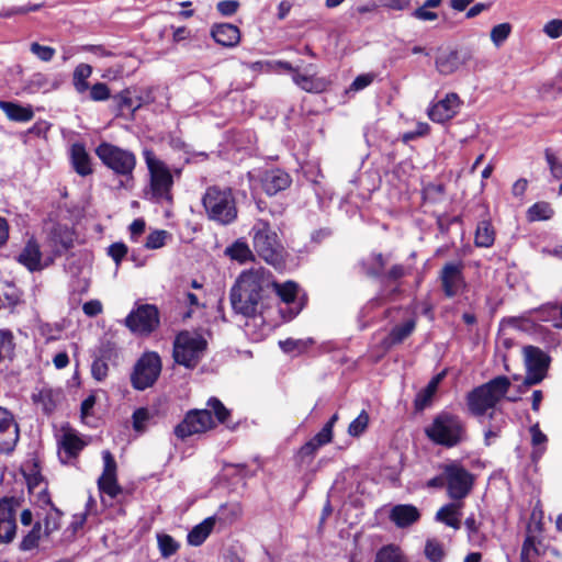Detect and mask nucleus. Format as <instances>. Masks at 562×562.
Here are the masks:
<instances>
[{"label":"nucleus","mask_w":562,"mask_h":562,"mask_svg":"<svg viewBox=\"0 0 562 562\" xmlns=\"http://www.w3.org/2000/svg\"><path fill=\"white\" fill-rule=\"evenodd\" d=\"M110 95V89L103 82H97L90 88V99L92 101H105Z\"/></svg>","instance_id":"nucleus-55"},{"label":"nucleus","mask_w":562,"mask_h":562,"mask_svg":"<svg viewBox=\"0 0 562 562\" xmlns=\"http://www.w3.org/2000/svg\"><path fill=\"white\" fill-rule=\"evenodd\" d=\"M157 544L162 558L167 559L176 554L180 548L178 541L167 533H157Z\"/></svg>","instance_id":"nucleus-40"},{"label":"nucleus","mask_w":562,"mask_h":562,"mask_svg":"<svg viewBox=\"0 0 562 562\" xmlns=\"http://www.w3.org/2000/svg\"><path fill=\"white\" fill-rule=\"evenodd\" d=\"M415 327L416 322L413 318L394 326L389 336L383 340L384 347L389 349L394 345L401 344L414 331Z\"/></svg>","instance_id":"nucleus-27"},{"label":"nucleus","mask_w":562,"mask_h":562,"mask_svg":"<svg viewBox=\"0 0 562 562\" xmlns=\"http://www.w3.org/2000/svg\"><path fill=\"white\" fill-rule=\"evenodd\" d=\"M427 438L436 445L452 448L467 440V426L457 414L442 411L425 428Z\"/></svg>","instance_id":"nucleus-3"},{"label":"nucleus","mask_w":562,"mask_h":562,"mask_svg":"<svg viewBox=\"0 0 562 562\" xmlns=\"http://www.w3.org/2000/svg\"><path fill=\"white\" fill-rule=\"evenodd\" d=\"M539 547L536 542V538L532 536H527L521 549V562H535V559L539 555Z\"/></svg>","instance_id":"nucleus-50"},{"label":"nucleus","mask_w":562,"mask_h":562,"mask_svg":"<svg viewBox=\"0 0 562 562\" xmlns=\"http://www.w3.org/2000/svg\"><path fill=\"white\" fill-rule=\"evenodd\" d=\"M553 215V210L546 202H538L530 206L527 211V217L529 221H546L551 218Z\"/></svg>","instance_id":"nucleus-43"},{"label":"nucleus","mask_w":562,"mask_h":562,"mask_svg":"<svg viewBox=\"0 0 562 562\" xmlns=\"http://www.w3.org/2000/svg\"><path fill=\"white\" fill-rule=\"evenodd\" d=\"M292 79L297 87L311 93H321L325 91L330 83L328 79L316 76L314 65H308L304 72H300L296 69L292 75Z\"/></svg>","instance_id":"nucleus-19"},{"label":"nucleus","mask_w":562,"mask_h":562,"mask_svg":"<svg viewBox=\"0 0 562 562\" xmlns=\"http://www.w3.org/2000/svg\"><path fill=\"white\" fill-rule=\"evenodd\" d=\"M271 273L263 269H251L243 272L231 291V303L234 311L244 316H254L258 311L261 292L270 288Z\"/></svg>","instance_id":"nucleus-2"},{"label":"nucleus","mask_w":562,"mask_h":562,"mask_svg":"<svg viewBox=\"0 0 562 562\" xmlns=\"http://www.w3.org/2000/svg\"><path fill=\"white\" fill-rule=\"evenodd\" d=\"M32 398L33 402L40 405L45 413H50L57 405L59 392L49 387H43L34 393Z\"/></svg>","instance_id":"nucleus-32"},{"label":"nucleus","mask_w":562,"mask_h":562,"mask_svg":"<svg viewBox=\"0 0 562 562\" xmlns=\"http://www.w3.org/2000/svg\"><path fill=\"white\" fill-rule=\"evenodd\" d=\"M216 524V518L207 517L199 525L194 526L188 533V542L191 546H201L212 532Z\"/></svg>","instance_id":"nucleus-30"},{"label":"nucleus","mask_w":562,"mask_h":562,"mask_svg":"<svg viewBox=\"0 0 562 562\" xmlns=\"http://www.w3.org/2000/svg\"><path fill=\"white\" fill-rule=\"evenodd\" d=\"M19 440V427L13 415L0 406V452H10Z\"/></svg>","instance_id":"nucleus-18"},{"label":"nucleus","mask_w":562,"mask_h":562,"mask_svg":"<svg viewBox=\"0 0 562 562\" xmlns=\"http://www.w3.org/2000/svg\"><path fill=\"white\" fill-rule=\"evenodd\" d=\"M170 238V233L165 229L154 231L147 236L145 247L147 249H159L164 247Z\"/></svg>","instance_id":"nucleus-48"},{"label":"nucleus","mask_w":562,"mask_h":562,"mask_svg":"<svg viewBox=\"0 0 562 562\" xmlns=\"http://www.w3.org/2000/svg\"><path fill=\"white\" fill-rule=\"evenodd\" d=\"M425 555L431 562H441L445 558L443 546L436 539H428L425 546Z\"/></svg>","instance_id":"nucleus-49"},{"label":"nucleus","mask_w":562,"mask_h":562,"mask_svg":"<svg viewBox=\"0 0 562 562\" xmlns=\"http://www.w3.org/2000/svg\"><path fill=\"white\" fill-rule=\"evenodd\" d=\"M108 372H109V366L104 360L95 359L92 362L91 374L97 381H99V382L103 381L108 376Z\"/></svg>","instance_id":"nucleus-57"},{"label":"nucleus","mask_w":562,"mask_h":562,"mask_svg":"<svg viewBox=\"0 0 562 562\" xmlns=\"http://www.w3.org/2000/svg\"><path fill=\"white\" fill-rule=\"evenodd\" d=\"M161 371V360L158 353L145 352L135 363L131 382L134 389L144 391L154 385Z\"/></svg>","instance_id":"nucleus-10"},{"label":"nucleus","mask_w":562,"mask_h":562,"mask_svg":"<svg viewBox=\"0 0 562 562\" xmlns=\"http://www.w3.org/2000/svg\"><path fill=\"white\" fill-rule=\"evenodd\" d=\"M125 324L133 333L149 334L159 324L158 310L154 305H140L128 314Z\"/></svg>","instance_id":"nucleus-13"},{"label":"nucleus","mask_w":562,"mask_h":562,"mask_svg":"<svg viewBox=\"0 0 562 562\" xmlns=\"http://www.w3.org/2000/svg\"><path fill=\"white\" fill-rule=\"evenodd\" d=\"M369 415L362 411L348 426V434L352 437L362 435L369 425Z\"/></svg>","instance_id":"nucleus-52"},{"label":"nucleus","mask_w":562,"mask_h":562,"mask_svg":"<svg viewBox=\"0 0 562 562\" xmlns=\"http://www.w3.org/2000/svg\"><path fill=\"white\" fill-rule=\"evenodd\" d=\"M313 339L312 338H307V339H293V338H288L285 340H281L279 342L280 345V348L284 351V352H294V351H297V352H302L303 350H305L308 346H311L313 344Z\"/></svg>","instance_id":"nucleus-51"},{"label":"nucleus","mask_w":562,"mask_h":562,"mask_svg":"<svg viewBox=\"0 0 562 562\" xmlns=\"http://www.w3.org/2000/svg\"><path fill=\"white\" fill-rule=\"evenodd\" d=\"M531 442L533 446L532 459H538L544 451L547 436L540 430L539 425L535 424L530 427Z\"/></svg>","instance_id":"nucleus-45"},{"label":"nucleus","mask_w":562,"mask_h":562,"mask_svg":"<svg viewBox=\"0 0 562 562\" xmlns=\"http://www.w3.org/2000/svg\"><path fill=\"white\" fill-rule=\"evenodd\" d=\"M333 439V430H330V425H325L319 432H317L314 438L308 441L304 447H302L301 452L303 454H312L319 447L330 442Z\"/></svg>","instance_id":"nucleus-37"},{"label":"nucleus","mask_w":562,"mask_h":562,"mask_svg":"<svg viewBox=\"0 0 562 562\" xmlns=\"http://www.w3.org/2000/svg\"><path fill=\"white\" fill-rule=\"evenodd\" d=\"M412 15L419 21H435L438 19V14L436 12L429 11L423 5L414 10Z\"/></svg>","instance_id":"nucleus-63"},{"label":"nucleus","mask_w":562,"mask_h":562,"mask_svg":"<svg viewBox=\"0 0 562 562\" xmlns=\"http://www.w3.org/2000/svg\"><path fill=\"white\" fill-rule=\"evenodd\" d=\"M250 67L254 70L260 69V70H263L267 72L286 70V71L292 72V75L296 70V68H294L290 63L283 61V60L266 61V63L257 61V63L251 64Z\"/></svg>","instance_id":"nucleus-46"},{"label":"nucleus","mask_w":562,"mask_h":562,"mask_svg":"<svg viewBox=\"0 0 562 562\" xmlns=\"http://www.w3.org/2000/svg\"><path fill=\"white\" fill-rule=\"evenodd\" d=\"M92 74V67L88 64H79L72 74V83L78 93H83L89 89L88 78Z\"/></svg>","instance_id":"nucleus-38"},{"label":"nucleus","mask_w":562,"mask_h":562,"mask_svg":"<svg viewBox=\"0 0 562 562\" xmlns=\"http://www.w3.org/2000/svg\"><path fill=\"white\" fill-rule=\"evenodd\" d=\"M95 155L115 175L131 177L136 167V156L124 148L103 142L95 148Z\"/></svg>","instance_id":"nucleus-8"},{"label":"nucleus","mask_w":562,"mask_h":562,"mask_svg":"<svg viewBox=\"0 0 562 562\" xmlns=\"http://www.w3.org/2000/svg\"><path fill=\"white\" fill-rule=\"evenodd\" d=\"M463 64L464 59L461 58L459 52L452 49L440 52L435 60L436 69L445 76L456 72Z\"/></svg>","instance_id":"nucleus-24"},{"label":"nucleus","mask_w":562,"mask_h":562,"mask_svg":"<svg viewBox=\"0 0 562 562\" xmlns=\"http://www.w3.org/2000/svg\"><path fill=\"white\" fill-rule=\"evenodd\" d=\"M71 162L74 169L80 176L85 177L92 172L90 157L81 144L71 146Z\"/></svg>","instance_id":"nucleus-28"},{"label":"nucleus","mask_w":562,"mask_h":562,"mask_svg":"<svg viewBox=\"0 0 562 562\" xmlns=\"http://www.w3.org/2000/svg\"><path fill=\"white\" fill-rule=\"evenodd\" d=\"M218 12L225 16L233 15L239 8V2L236 0H223L216 5Z\"/></svg>","instance_id":"nucleus-62"},{"label":"nucleus","mask_w":562,"mask_h":562,"mask_svg":"<svg viewBox=\"0 0 562 562\" xmlns=\"http://www.w3.org/2000/svg\"><path fill=\"white\" fill-rule=\"evenodd\" d=\"M0 109L12 121L27 122L33 117V112L30 108H24L13 102L0 101Z\"/></svg>","instance_id":"nucleus-34"},{"label":"nucleus","mask_w":562,"mask_h":562,"mask_svg":"<svg viewBox=\"0 0 562 562\" xmlns=\"http://www.w3.org/2000/svg\"><path fill=\"white\" fill-rule=\"evenodd\" d=\"M30 50L33 55H35L40 60L48 63L55 56V48L50 46L41 45L37 42H34L30 45Z\"/></svg>","instance_id":"nucleus-54"},{"label":"nucleus","mask_w":562,"mask_h":562,"mask_svg":"<svg viewBox=\"0 0 562 562\" xmlns=\"http://www.w3.org/2000/svg\"><path fill=\"white\" fill-rule=\"evenodd\" d=\"M442 378L443 373L437 374L430 380L427 386L417 394L415 400V406L417 409H424L430 403Z\"/></svg>","instance_id":"nucleus-36"},{"label":"nucleus","mask_w":562,"mask_h":562,"mask_svg":"<svg viewBox=\"0 0 562 562\" xmlns=\"http://www.w3.org/2000/svg\"><path fill=\"white\" fill-rule=\"evenodd\" d=\"M374 562H408V560L400 547L389 544L376 552Z\"/></svg>","instance_id":"nucleus-39"},{"label":"nucleus","mask_w":562,"mask_h":562,"mask_svg":"<svg viewBox=\"0 0 562 562\" xmlns=\"http://www.w3.org/2000/svg\"><path fill=\"white\" fill-rule=\"evenodd\" d=\"M143 155L149 172V188L146 194L155 201H171L173 177L170 168L150 149H145Z\"/></svg>","instance_id":"nucleus-7"},{"label":"nucleus","mask_w":562,"mask_h":562,"mask_svg":"<svg viewBox=\"0 0 562 562\" xmlns=\"http://www.w3.org/2000/svg\"><path fill=\"white\" fill-rule=\"evenodd\" d=\"M461 504L451 503L442 506L437 512L436 519L453 529H459L461 526Z\"/></svg>","instance_id":"nucleus-29"},{"label":"nucleus","mask_w":562,"mask_h":562,"mask_svg":"<svg viewBox=\"0 0 562 562\" xmlns=\"http://www.w3.org/2000/svg\"><path fill=\"white\" fill-rule=\"evenodd\" d=\"M440 280L442 290L448 297L462 294L467 289L461 265L446 263L441 270Z\"/></svg>","instance_id":"nucleus-16"},{"label":"nucleus","mask_w":562,"mask_h":562,"mask_svg":"<svg viewBox=\"0 0 562 562\" xmlns=\"http://www.w3.org/2000/svg\"><path fill=\"white\" fill-rule=\"evenodd\" d=\"M270 288L274 290L280 300L285 304H294L299 294V285L293 281L278 283L271 279Z\"/></svg>","instance_id":"nucleus-33"},{"label":"nucleus","mask_w":562,"mask_h":562,"mask_svg":"<svg viewBox=\"0 0 562 562\" xmlns=\"http://www.w3.org/2000/svg\"><path fill=\"white\" fill-rule=\"evenodd\" d=\"M543 33L552 40L561 37L562 36V20L553 19V20L548 21L543 25Z\"/></svg>","instance_id":"nucleus-56"},{"label":"nucleus","mask_w":562,"mask_h":562,"mask_svg":"<svg viewBox=\"0 0 562 562\" xmlns=\"http://www.w3.org/2000/svg\"><path fill=\"white\" fill-rule=\"evenodd\" d=\"M243 516V507L237 502L226 503L217 509L216 514L212 516L216 518V522L222 525H232Z\"/></svg>","instance_id":"nucleus-31"},{"label":"nucleus","mask_w":562,"mask_h":562,"mask_svg":"<svg viewBox=\"0 0 562 562\" xmlns=\"http://www.w3.org/2000/svg\"><path fill=\"white\" fill-rule=\"evenodd\" d=\"M373 80H374L373 74L359 75L358 77H356V79L350 85L349 90L350 91H360V90L367 88L368 86H370L373 82Z\"/></svg>","instance_id":"nucleus-60"},{"label":"nucleus","mask_w":562,"mask_h":562,"mask_svg":"<svg viewBox=\"0 0 562 562\" xmlns=\"http://www.w3.org/2000/svg\"><path fill=\"white\" fill-rule=\"evenodd\" d=\"M114 99L117 100L120 110L135 111L139 108V104H134L130 90H123L122 92L116 94Z\"/></svg>","instance_id":"nucleus-58"},{"label":"nucleus","mask_w":562,"mask_h":562,"mask_svg":"<svg viewBox=\"0 0 562 562\" xmlns=\"http://www.w3.org/2000/svg\"><path fill=\"white\" fill-rule=\"evenodd\" d=\"M44 537H47L44 533V528L42 521H37L31 531L23 538L21 542L22 550H31L37 547L40 540Z\"/></svg>","instance_id":"nucleus-42"},{"label":"nucleus","mask_w":562,"mask_h":562,"mask_svg":"<svg viewBox=\"0 0 562 562\" xmlns=\"http://www.w3.org/2000/svg\"><path fill=\"white\" fill-rule=\"evenodd\" d=\"M291 183L290 176L279 169L266 172L262 179V187L267 194L274 195L286 189Z\"/></svg>","instance_id":"nucleus-25"},{"label":"nucleus","mask_w":562,"mask_h":562,"mask_svg":"<svg viewBox=\"0 0 562 562\" xmlns=\"http://www.w3.org/2000/svg\"><path fill=\"white\" fill-rule=\"evenodd\" d=\"M74 245V232L67 226H56L49 236L48 247L49 256H53V259L56 256H60L63 252L67 251Z\"/></svg>","instance_id":"nucleus-22"},{"label":"nucleus","mask_w":562,"mask_h":562,"mask_svg":"<svg viewBox=\"0 0 562 562\" xmlns=\"http://www.w3.org/2000/svg\"><path fill=\"white\" fill-rule=\"evenodd\" d=\"M524 359L527 374L524 380L525 386H531L540 383L549 366V359L539 348L527 346L524 348Z\"/></svg>","instance_id":"nucleus-11"},{"label":"nucleus","mask_w":562,"mask_h":562,"mask_svg":"<svg viewBox=\"0 0 562 562\" xmlns=\"http://www.w3.org/2000/svg\"><path fill=\"white\" fill-rule=\"evenodd\" d=\"M61 513L56 507L52 506L43 519L44 533L49 536L52 532L60 528Z\"/></svg>","instance_id":"nucleus-44"},{"label":"nucleus","mask_w":562,"mask_h":562,"mask_svg":"<svg viewBox=\"0 0 562 562\" xmlns=\"http://www.w3.org/2000/svg\"><path fill=\"white\" fill-rule=\"evenodd\" d=\"M102 459L103 472L98 480V486L102 494L114 499L123 492L116 480V462L112 453L108 450L102 452Z\"/></svg>","instance_id":"nucleus-15"},{"label":"nucleus","mask_w":562,"mask_h":562,"mask_svg":"<svg viewBox=\"0 0 562 562\" xmlns=\"http://www.w3.org/2000/svg\"><path fill=\"white\" fill-rule=\"evenodd\" d=\"M13 349L14 342L12 333L0 329V363L12 355Z\"/></svg>","instance_id":"nucleus-53"},{"label":"nucleus","mask_w":562,"mask_h":562,"mask_svg":"<svg viewBox=\"0 0 562 562\" xmlns=\"http://www.w3.org/2000/svg\"><path fill=\"white\" fill-rule=\"evenodd\" d=\"M546 159L550 167L551 175L555 179L562 178V164L557 159V157L551 153V150H546Z\"/></svg>","instance_id":"nucleus-59"},{"label":"nucleus","mask_w":562,"mask_h":562,"mask_svg":"<svg viewBox=\"0 0 562 562\" xmlns=\"http://www.w3.org/2000/svg\"><path fill=\"white\" fill-rule=\"evenodd\" d=\"M212 413L215 415L218 423H225L229 416V411L223 403L216 397H212L207 401L206 409L191 411L186 415L183 422L175 429L176 436L183 439L213 428L215 423Z\"/></svg>","instance_id":"nucleus-4"},{"label":"nucleus","mask_w":562,"mask_h":562,"mask_svg":"<svg viewBox=\"0 0 562 562\" xmlns=\"http://www.w3.org/2000/svg\"><path fill=\"white\" fill-rule=\"evenodd\" d=\"M206 348L205 339L199 334L180 333L173 345L175 361L186 368H194Z\"/></svg>","instance_id":"nucleus-9"},{"label":"nucleus","mask_w":562,"mask_h":562,"mask_svg":"<svg viewBox=\"0 0 562 562\" xmlns=\"http://www.w3.org/2000/svg\"><path fill=\"white\" fill-rule=\"evenodd\" d=\"M256 252L267 263L279 267L284 262V249L278 234L265 220H257L250 231Z\"/></svg>","instance_id":"nucleus-6"},{"label":"nucleus","mask_w":562,"mask_h":562,"mask_svg":"<svg viewBox=\"0 0 562 562\" xmlns=\"http://www.w3.org/2000/svg\"><path fill=\"white\" fill-rule=\"evenodd\" d=\"M211 36L224 47H235L240 42L239 29L231 23L214 24L211 27Z\"/></svg>","instance_id":"nucleus-23"},{"label":"nucleus","mask_w":562,"mask_h":562,"mask_svg":"<svg viewBox=\"0 0 562 562\" xmlns=\"http://www.w3.org/2000/svg\"><path fill=\"white\" fill-rule=\"evenodd\" d=\"M445 480L447 481L448 494L451 498L461 499L465 497L472 486V475L458 463H450L445 467Z\"/></svg>","instance_id":"nucleus-12"},{"label":"nucleus","mask_w":562,"mask_h":562,"mask_svg":"<svg viewBox=\"0 0 562 562\" xmlns=\"http://www.w3.org/2000/svg\"><path fill=\"white\" fill-rule=\"evenodd\" d=\"M146 223L143 218H136L130 225V234L132 240H137V238L145 232Z\"/></svg>","instance_id":"nucleus-64"},{"label":"nucleus","mask_w":562,"mask_h":562,"mask_svg":"<svg viewBox=\"0 0 562 562\" xmlns=\"http://www.w3.org/2000/svg\"><path fill=\"white\" fill-rule=\"evenodd\" d=\"M226 255H228L232 259L237 260L239 262H246L254 258L252 251L249 246L241 240L235 241L231 247L226 249Z\"/></svg>","instance_id":"nucleus-41"},{"label":"nucleus","mask_w":562,"mask_h":562,"mask_svg":"<svg viewBox=\"0 0 562 562\" xmlns=\"http://www.w3.org/2000/svg\"><path fill=\"white\" fill-rule=\"evenodd\" d=\"M495 231L491 222L483 220L481 221L475 231L474 243L477 247L488 248L494 244Z\"/></svg>","instance_id":"nucleus-35"},{"label":"nucleus","mask_w":562,"mask_h":562,"mask_svg":"<svg viewBox=\"0 0 562 562\" xmlns=\"http://www.w3.org/2000/svg\"><path fill=\"white\" fill-rule=\"evenodd\" d=\"M18 261L30 271H40L53 262V256L43 255L38 244L30 239L19 254Z\"/></svg>","instance_id":"nucleus-17"},{"label":"nucleus","mask_w":562,"mask_h":562,"mask_svg":"<svg viewBox=\"0 0 562 562\" xmlns=\"http://www.w3.org/2000/svg\"><path fill=\"white\" fill-rule=\"evenodd\" d=\"M460 105L459 95L457 93H448L429 109L428 116L434 122L443 123L451 120L458 113Z\"/></svg>","instance_id":"nucleus-20"},{"label":"nucleus","mask_w":562,"mask_h":562,"mask_svg":"<svg viewBox=\"0 0 562 562\" xmlns=\"http://www.w3.org/2000/svg\"><path fill=\"white\" fill-rule=\"evenodd\" d=\"M418 509L408 504L396 505L391 509L390 519L400 528H405L419 519Z\"/></svg>","instance_id":"nucleus-26"},{"label":"nucleus","mask_w":562,"mask_h":562,"mask_svg":"<svg viewBox=\"0 0 562 562\" xmlns=\"http://www.w3.org/2000/svg\"><path fill=\"white\" fill-rule=\"evenodd\" d=\"M108 254L119 265L127 254V246L123 243H114L109 247Z\"/></svg>","instance_id":"nucleus-61"},{"label":"nucleus","mask_w":562,"mask_h":562,"mask_svg":"<svg viewBox=\"0 0 562 562\" xmlns=\"http://www.w3.org/2000/svg\"><path fill=\"white\" fill-rule=\"evenodd\" d=\"M512 33V25L507 22L492 27L490 37L495 47H501Z\"/></svg>","instance_id":"nucleus-47"},{"label":"nucleus","mask_w":562,"mask_h":562,"mask_svg":"<svg viewBox=\"0 0 562 562\" xmlns=\"http://www.w3.org/2000/svg\"><path fill=\"white\" fill-rule=\"evenodd\" d=\"M19 502L14 497L0 499V544L10 543L16 532V510Z\"/></svg>","instance_id":"nucleus-14"},{"label":"nucleus","mask_w":562,"mask_h":562,"mask_svg":"<svg viewBox=\"0 0 562 562\" xmlns=\"http://www.w3.org/2000/svg\"><path fill=\"white\" fill-rule=\"evenodd\" d=\"M510 386V381L507 376L501 375L482 384L467 395V405L469 412L475 417H483L488 414V417L494 419L501 417L499 425L491 426L485 431V441L491 443L492 438H496L505 419L501 412L495 409L496 404L505 396Z\"/></svg>","instance_id":"nucleus-1"},{"label":"nucleus","mask_w":562,"mask_h":562,"mask_svg":"<svg viewBox=\"0 0 562 562\" xmlns=\"http://www.w3.org/2000/svg\"><path fill=\"white\" fill-rule=\"evenodd\" d=\"M202 204L209 220L228 225L237 217L236 200L231 188L211 186L202 196Z\"/></svg>","instance_id":"nucleus-5"},{"label":"nucleus","mask_w":562,"mask_h":562,"mask_svg":"<svg viewBox=\"0 0 562 562\" xmlns=\"http://www.w3.org/2000/svg\"><path fill=\"white\" fill-rule=\"evenodd\" d=\"M85 441L72 429H67L63 432L58 440L59 451L58 456L63 462H68L70 459L78 456L83 449Z\"/></svg>","instance_id":"nucleus-21"}]
</instances>
